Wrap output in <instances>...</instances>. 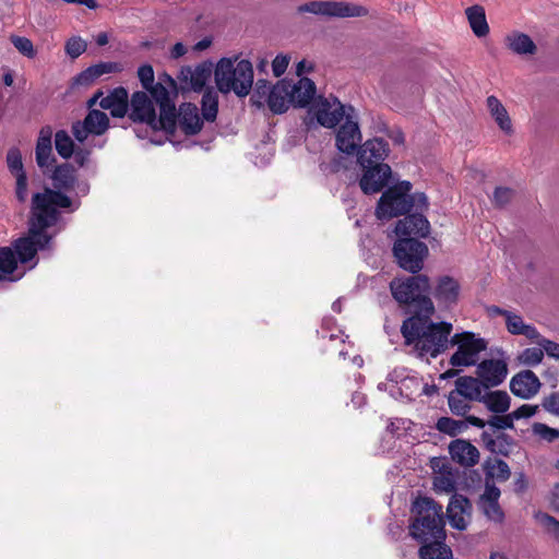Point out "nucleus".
Wrapping results in <instances>:
<instances>
[{
    "label": "nucleus",
    "instance_id": "3c124183",
    "mask_svg": "<svg viewBox=\"0 0 559 559\" xmlns=\"http://www.w3.org/2000/svg\"><path fill=\"white\" fill-rule=\"evenodd\" d=\"M11 43L23 56L27 58H34L36 56L34 45L28 38L13 35L11 36Z\"/></svg>",
    "mask_w": 559,
    "mask_h": 559
},
{
    "label": "nucleus",
    "instance_id": "f3484780",
    "mask_svg": "<svg viewBox=\"0 0 559 559\" xmlns=\"http://www.w3.org/2000/svg\"><path fill=\"white\" fill-rule=\"evenodd\" d=\"M361 141V133L355 114L347 118L336 133V146L346 154L356 152Z\"/></svg>",
    "mask_w": 559,
    "mask_h": 559
},
{
    "label": "nucleus",
    "instance_id": "9b49d317",
    "mask_svg": "<svg viewBox=\"0 0 559 559\" xmlns=\"http://www.w3.org/2000/svg\"><path fill=\"white\" fill-rule=\"evenodd\" d=\"M297 11L330 17L361 16L367 13L362 7L336 1H311L299 5Z\"/></svg>",
    "mask_w": 559,
    "mask_h": 559
},
{
    "label": "nucleus",
    "instance_id": "dca6fc26",
    "mask_svg": "<svg viewBox=\"0 0 559 559\" xmlns=\"http://www.w3.org/2000/svg\"><path fill=\"white\" fill-rule=\"evenodd\" d=\"M362 169L364 174L359 186L366 194L380 192L386 186L392 174L389 165H374Z\"/></svg>",
    "mask_w": 559,
    "mask_h": 559
},
{
    "label": "nucleus",
    "instance_id": "5fc2aeb1",
    "mask_svg": "<svg viewBox=\"0 0 559 559\" xmlns=\"http://www.w3.org/2000/svg\"><path fill=\"white\" fill-rule=\"evenodd\" d=\"M532 429L536 436L546 441H554L559 437V430L550 428L545 424L535 423Z\"/></svg>",
    "mask_w": 559,
    "mask_h": 559
},
{
    "label": "nucleus",
    "instance_id": "4d7b16f0",
    "mask_svg": "<svg viewBox=\"0 0 559 559\" xmlns=\"http://www.w3.org/2000/svg\"><path fill=\"white\" fill-rule=\"evenodd\" d=\"M513 418L511 413L502 415V416H492L487 424L497 429H512L513 428Z\"/></svg>",
    "mask_w": 559,
    "mask_h": 559
},
{
    "label": "nucleus",
    "instance_id": "20e7f679",
    "mask_svg": "<svg viewBox=\"0 0 559 559\" xmlns=\"http://www.w3.org/2000/svg\"><path fill=\"white\" fill-rule=\"evenodd\" d=\"M215 82L219 92L247 96L253 84V69L248 60L223 58L215 69Z\"/></svg>",
    "mask_w": 559,
    "mask_h": 559
},
{
    "label": "nucleus",
    "instance_id": "b1692460",
    "mask_svg": "<svg viewBox=\"0 0 559 559\" xmlns=\"http://www.w3.org/2000/svg\"><path fill=\"white\" fill-rule=\"evenodd\" d=\"M500 489L495 485L486 483L485 491L480 497L479 506L484 514L493 522L501 523L504 513L499 504Z\"/></svg>",
    "mask_w": 559,
    "mask_h": 559
},
{
    "label": "nucleus",
    "instance_id": "6e6552de",
    "mask_svg": "<svg viewBox=\"0 0 559 559\" xmlns=\"http://www.w3.org/2000/svg\"><path fill=\"white\" fill-rule=\"evenodd\" d=\"M450 343L457 348L450 358L453 367H469L477 365L479 355L487 348V341L473 332L455 333Z\"/></svg>",
    "mask_w": 559,
    "mask_h": 559
},
{
    "label": "nucleus",
    "instance_id": "79ce46f5",
    "mask_svg": "<svg viewBox=\"0 0 559 559\" xmlns=\"http://www.w3.org/2000/svg\"><path fill=\"white\" fill-rule=\"evenodd\" d=\"M535 520L544 533L559 545V521L544 512H537L535 514Z\"/></svg>",
    "mask_w": 559,
    "mask_h": 559
},
{
    "label": "nucleus",
    "instance_id": "052dcab7",
    "mask_svg": "<svg viewBox=\"0 0 559 559\" xmlns=\"http://www.w3.org/2000/svg\"><path fill=\"white\" fill-rule=\"evenodd\" d=\"M290 57L288 55L280 53L272 62V71L275 76H281L289 64Z\"/></svg>",
    "mask_w": 559,
    "mask_h": 559
},
{
    "label": "nucleus",
    "instance_id": "8fccbe9b",
    "mask_svg": "<svg viewBox=\"0 0 559 559\" xmlns=\"http://www.w3.org/2000/svg\"><path fill=\"white\" fill-rule=\"evenodd\" d=\"M7 164L12 176L26 173L22 162V154L19 148L12 147L7 154Z\"/></svg>",
    "mask_w": 559,
    "mask_h": 559
},
{
    "label": "nucleus",
    "instance_id": "393cba45",
    "mask_svg": "<svg viewBox=\"0 0 559 559\" xmlns=\"http://www.w3.org/2000/svg\"><path fill=\"white\" fill-rule=\"evenodd\" d=\"M211 76V68L206 64H199L195 68L185 67L179 73V81L182 88L201 91Z\"/></svg>",
    "mask_w": 559,
    "mask_h": 559
},
{
    "label": "nucleus",
    "instance_id": "1a4fd4ad",
    "mask_svg": "<svg viewBox=\"0 0 559 559\" xmlns=\"http://www.w3.org/2000/svg\"><path fill=\"white\" fill-rule=\"evenodd\" d=\"M399 265L411 273H418L428 254L427 246L415 238H400L393 248Z\"/></svg>",
    "mask_w": 559,
    "mask_h": 559
},
{
    "label": "nucleus",
    "instance_id": "7c9ffc66",
    "mask_svg": "<svg viewBox=\"0 0 559 559\" xmlns=\"http://www.w3.org/2000/svg\"><path fill=\"white\" fill-rule=\"evenodd\" d=\"M449 452L454 461L464 466H473L479 460V451L471 442L462 439L452 441Z\"/></svg>",
    "mask_w": 559,
    "mask_h": 559
},
{
    "label": "nucleus",
    "instance_id": "6ab92c4d",
    "mask_svg": "<svg viewBox=\"0 0 559 559\" xmlns=\"http://www.w3.org/2000/svg\"><path fill=\"white\" fill-rule=\"evenodd\" d=\"M472 506L467 498L453 495L447 509V515L452 527L464 531L471 521Z\"/></svg>",
    "mask_w": 559,
    "mask_h": 559
},
{
    "label": "nucleus",
    "instance_id": "c756f323",
    "mask_svg": "<svg viewBox=\"0 0 559 559\" xmlns=\"http://www.w3.org/2000/svg\"><path fill=\"white\" fill-rule=\"evenodd\" d=\"M504 325L508 333H510L511 335L524 336L532 343H535L540 334L535 325L526 323L523 317L515 311L507 313V320L504 321Z\"/></svg>",
    "mask_w": 559,
    "mask_h": 559
},
{
    "label": "nucleus",
    "instance_id": "2eb2a0df",
    "mask_svg": "<svg viewBox=\"0 0 559 559\" xmlns=\"http://www.w3.org/2000/svg\"><path fill=\"white\" fill-rule=\"evenodd\" d=\"M389 145L384 140L373 138L361 145L357 159L362 168L385 165L383 160L389 156Z\"/></svg>",
    "mask_w": 559,
    "mask_h": 559
},
{
    "label": "nucleus",
    "instance_id": "f257e3e1",
    "mask_svg": "<svg viewBox=\"0 0 559 559\" xmlns=\"http://www.w3.org/2000/svg\"><path fill=\"white\" fill-rule=\"evenodd\" d=\"M50 178L55 189L45 188L32 195L28 236L17 239L14 243L22 263L32 261L39 249L49 247L51 237L46 230L57 224L61 212L68 209L74 211L80 205L64 193L73 189L76 181L75 169L71 165L57 166Z\"/></svg>",
    "mask_w": 559,
    "mask_h": 559
},
{
    "label": "nucleus",
    "instance_id": "0eeeda50",
    "mask_svg": "<svg viewBox=\"0 0 559 559\" xmlns=\"http://www.w3.org/2000/svg\"><path fill=\"white\" fill-rule=\"evenodd\" d=\"M411 190L412 183L404 180L384 191L376 209L377 217L389 219L408 213L412 210Z\"/></svg>",
    "mask_w": 559,
    "mask_h": 559
},
{
    "label": "nucleus",
    "instance_id": "9d476101",
    "mask_svg": "<svg viewBox=\"0 0 559 559\" xmlns=\"http://www.w3.org/2000/svg\"><path fill=\"white\" fill-rule=\"evenodd\" d=\"M131 111L130 118L134 122L145 123L151 130L163 129L168 132H173L175 128H168L163 121V114L159 111V116H156L155 106L152 99L145 92H136L131 98Z\"/></svg>",
    "mask_w": 559,
    "mask_h": 559
},
{
    "label": "nucleus",
    "instance_id": "f704fd0d",
    "mask_svg": "<svg viewBox=\"0 0 559 559\" xmlns=\"http://www.w3.org/2000/svg\"><path fill=\"white\" fill-rule=\"evenodd\" d=\"M480 402L495 414H504L511 405V397L506 391H490L483 395Z\"/></svg>",
    "mask_w": 559,
    "mask_h": 559
},
{
    "label": "nucleus",
    "instance_id": "e433bc0d",
    "mask_svg": "<svg viewBox=\"0 0 559 559\" xmlns=\"http://www.w3.org/2000/svg\"><path fill=\"white\" fill-rule=\"evenodd\" d=\"M466 16L473 33L477 37H485L489 33L485 10L480 5H473L466 9Z\"/></svg>",
    "mask_w": 559,
    "mask_h": 559
},
{
    "label": "nucleus",
    "instance_id": "6e6d98bb",
    "mask_svg": "<svg viewBox=\"0 0 559 559\" xmlns=\"http://www.w3.org/2000/svg\"><path fill=\"white\" fill-rule=\"evenodd\" d=\"M86 49V43L79 38L73 37L67 41L66 51L71 58H78Z\"/></svg>",
    "mask_w": 559,
    "mask_h": 559
},
{
    "label": "nucleus",
    "instance_id": "2f4dec72",
    "mask_svg": "<svg viewBox=\"0 0 559 559\" xmlns=\"http://www.w3.org/2000/svg\"><path fill=\"white\" fill-rule=\"evenodd\" d=\"M289 92H292L289 82L284 80L272 87L267 97V105L273 114H283L289 108V105H292Z\"/></svg>",
    "mask_w": 559,
    "mask_h": 559
},
{
    "label": "nucleus",
    "instance_id": "4468645a",
    "mask_svg": "<svg viewBox=\"0 0 559 559\" xmlns=\"http://www.w3.org/2000/svg\"><path fill=\"white\" fill-rule=\"evenodd\" d=\"M476 374L485 388L498 386L508 374L506 359H485L477 365Z\"/></svg>",
    "mask_w": 559,
    "mask_h": 559
},
{
    "label": "nucleus",
    "instance_id": "72a5a7b5",
    "mask_svg": "<svg viewBox=\"0 0 559 559\" xmlns=\"http://www.w3.org/2000/svg\"><path fill=\"white\" fill-rule=\"evenodd\" d=\"M504 44L509 50L520 56H532L537 47L532 38L521 32H511L504 37Z\"/></svg>",
    "mask_w": 559,
    "mask_h": 559
},
{
    "label": "nucleus",
    "instance_id": "13d9d810",
    "mask_svg": "<svg viewBox=\"0 0 559 559\" xmlns=\"http://www.w3.org/2000/svg\"><path fill=\"white\" fill-rule=\"evenodd\" d=\"M139 79L145 90L154 83V70L150 64H144L138 70Z\"/></svg>",
    "mask_w": 559,
    "mask_h": 559
},
{
    "label": "nucleus",
    "instance_id": "a18cd8bd",
    "mask_svg": "<svg viewBox=\"0 0 559 559\" xmlns=\"http://www.w3.org/2000/svg\"><path fill=\"white\" fill-rule=\"evenodd\" d=\"M469 402L471 401L467 397L461 395L454 390L451 391L448 396L449 408L455 416H465L471 409Z\"/></svg>",
    "mask_w": 559,
    "mask_h": 559
},
{
    "label": "nucleus",
    "instance_id": "a19ab883",
    "mask_svg": "<svg viewBox=\"0 0 559 559\" xmlns=\"http://www.w3.org/2000/svg\"><path fill=\"white\" fill-rule=\"evenodd\" d=\"M16 259L14 252L9 247L0 248V280L16 281L21 275L12 276L16 269Z\"/></svg>",
    "mask_w": 559,
    "mask_h": 559
},
{
    "label": "nucleus",
    "instance_id": "f8f14e48",
    "mask_svg": "<svg viewBox=\"0 0 559 559\" xmlns=\"http://www.w3.org/2000/svg\"><path fill=\"white\" fill-rule=\"evenodd\" d=\"M109 126L107 115L100 110L92 109L83 121H78L72 126V133L75 140L83 143L90 134L102 135Z\"/></svg>",
    "mask_w": 559,
    "mask_h": 559
},
{
    "label": "nucleus",
    "instance_id": "c85d7f7f",
    "mask_svg": "<svg viewBox=\"0 0 559 559\" xmlns=\"http://www.w3.org/2000/svg\"><path fill=\"white\" fill-rule=\"evenodd\" d=\"M486 107L498 128L506 134L512 135L514 133L512 119L506 106L493 95L486 98Z\"/></svg>",
    "mask_w": 559,
    "mask_h": 559
},
{
    "label": "nucleus",
    "instance_id": "338daca9",
    "mask_svg": "<svg viewBox=\"0 0 559 559\" xmlns=\"http://www.w3.org/2000/svg\"><path fill=\"white\" fill-rule=\"evenodd\" d=\"M511 310L502 309L498 306H490L487 308V313L490 317L501 316L503 317L504 321L507 320V313H510Z\"/></svg>",
    "mask_w": 559,
    "mask_h": 559
},
{
    "label": "nucleus",
    "instance_id": "cd10ccee",
    "mask_svg": "<svg viewBox=\"0 0 559 559\" xmlns=\"http://www.w3.org/2000/svg\"><path fill=\"white\" fill-rule=\"evenodd\" d=\"M186 134H197L201 131L203 120L199 115V109L191 103L182 104L179 107L176 123Z\"/></svg>",
    "mask_w": 559,
    "mask_h": 559
},
{
    "label": "nucleus",
    "instance_id": "bf43d9fd",
    "mask_svg": "<svg viewBox=\"0 0 559 559\" xmlns=\"http://www.w3.org/2000/svg\"><path fill=\"white\" fill-rule=\"evenodd\" d=\"M538 411L537 405H530L524 404L516 408L515 411L511 412V416L513 420L524 419V418H531L533 417Z\"/></svg>",
    "mask_w": 559,
    "mask_h": 559
},
{
    "label": "nucleus",
    "instance_id": "4c0bfd02",
    "mask_svg": "<svg viewBox=\"0 0 559 559\" xmlns=\"http://www.w3.org/2000/svg\"><path fill=\"white\" fill-rule=\"evenodd\" d=\"M397 385L401 395L407 400H414L423 394V379L416 373L403 376Z\"/></svg>",
    "mask_w": 559,
    "mask_h": 559
},
{
    "label": "nucleus",
    "instance_id": "aec40b11",
    "mask_svg": "<svg viewBox=\"0 0 559 559\" xmlns=\"http://www.w3.org/2000/svg\"><path fill=\"white\" fill-rule=\"evenodd\" d=\"M540 381L532 370H523L514 374L510 381L511 392L524 400L535 396L540 389Z\"/></svg>",
    "mask_w": 559,
    "mask_h": 559
},
{
    "label": "nucleus",
    "instance_id": "680f3d73",
    "mask_svg": "<svg viewBox=\"0 0 559 559\" xmlns=\"http://www.w3.org/2000/svg\"><path fill=\"white\" fill-rule=\"evenodd\" d=\"M512 197V189L507 187H498L493 192V202L499 206H503L511 201Z\"/></svg>",
    "mask_w": 559,
    "mask_h": 559
},
{
    "label": "nucleus",
    "instance_id": "49530a36",
    "mask_svg": "<svg viewBox=\"0 0 559 559\" xmlns=\"http://www.w3.org/2000/svg\"><path fill=\"white\" fill-rule=\"evenodd\" d=\"M55 145L58 154L63 158H69L74 153V143L70 135L63 130L55 134Z\"/></svg>",
    "mask_w": 559,
    "mask_h": 559
},
{
    "label": "nucleus",
    "instance_id": "5701e85b",
    "mask_svg": "<svg viewBox=\"0 0 559 559\" xmlns=\"http://www.w3.org/2000/svg\"><path fill=\"white\" fill-rule=\"evenodd\" d=\"M154 98L159 111L163 114V121L168 128H176V108L170 100L169 91L162 83L152 84L147 90Z\"/></svg>",
    "mask_w": 559,
    "mask_h": 559
},
{
    "label": "nucleus",
    "instance_id": "ddd939ff",
    "mask_svg": "<svg viewBox=\"0 0 559 559\" xmlns=\"http://www.w3.org/2000/svg\"><path fill=\"white\" fill-rule=\"evenodd\" d=\"M431 294L442 308L450 309L459 301L461 285L459 281L449 275L439 276L433 285H430Z\"/></svg>",
    "mask_w": 559,
    "mask_h": 559
},
{
    "label": "nucleus",
    "instance_id": "f03ea898",
    "mask_svg": "<svg viewBox=\"0 0 559 559\" xmlns=\"http://www.w3.org/2000/svg\"><path fill=\"white\" fill-rule=\"evenodd\" d=\"M452 330L451 323H435L429 316L419 313L403 322L401 333L412 353L420 358H436L447 349Z\"/></svg>",
    "mask_w": 559,
    "mask_h": 559
},
{
    "label": "nucleus",
    "instance_id": "774afa93",
    "mask_svg": "<svg viewBox=\"0 0 559 559\" xmlns=\"http://www.w3.org/2000/svg\"><path fill=\"white\" fill-rule=\"evenodd\" d=\"M550 504L556 511H559V484H556L551 490Z\"/></svg>",
    "mask_w": 559,
    "mask_h": 559
},
{
    "label": "nucleus",
    "instance_id": "7ed1b4c3",
    "mask_svg": "<svg viewBox=\"0 0 559 559\" xmlns=\"http://www.w3.org/2000/svg\"><path fill=\"white\" fill-rule=\"evenodd\" d=\"M414 522L409 526L413 538L424 544L445 539L442 506L427 497L417 498L413 503Z\"/></svg>",
    "mask_w": 559,
    "mask_h": 559
},
{
    "label": "nucleus",
    "instance_id": "09e8293b",
    "mask_svg": "<svg viewBox=\"0 0 559 559\" xmlns=\"http://www.w3.org/2000/svg\"><path fill=\"white\" fill-rule=\"evenodd\" d=\"M14 197L20 203H26L29 198L28 177L26 173L14 176Z\"/></svg>",
    "mask_w": 559,
    "mask_h": 559
},
{
    "label": "nucleus",
    "instance_id": "a211bd4d",
    "mask_svg": "<svg viewBox=\"0 0 559 559\" xmlns=\"http://www.w3.org/2000/svg\"><path fill=\"white\" fill-rule=\"evenodd\" d=\"M100 97L99 106L103 109L109 110L114 117L121 118L128 110V92L123 87H117L110 94L103 97L102 93L96 94L88 100V106L92 107Z\"/></svg>",
    "mask_w": 559,
    "mask_h": 559
},
{
    "label": "nucleus",
    "instance_id": "39448f33",
    "mask_svg": "<svg viewBox=\"0 0 559 559\" xmlns=\"http://www.w3.org/2000/svg\"><path fill=\"white\" fill-rule=\"evenodd\" d=\"M390 289L394 299L400 304H416L417 314L431 316L435 306L430 297L426 295L430 290V282L427 275H416L407 278H396L390 283Z\"/></svg>",
    "mask_w": 559,
    "mask_h": 559
},
{
    "label": "nucleus",
    "instance_id": "69168bd1",
    "mask_svg": "<svg viewBox=\"0 0 559 559\" xmlns=\"http://www.w3.org/2000/svg\"><path fill=\"white\" fill-rule=\"evenodd\" d=\"M527 488V481L523 474H520L514 480V491L518 493H522Z\"/></svg>",
    "mask_w": 559,
    "mask_h": 559
},
{
    "label": "nucleus",
    "instance_id": "37998d69",
    "mask_svg": "<svg viewBox=\"0 0 559 559\" xmlns=\"http://www.w3.org/2000/svg\"><path fill=\"white\" fill-rule=\"evenodd\" d=\"M519 364L526 367H535L544 359V348L540 346L526 347L516 357Z\"/></svg>",
    "mask_w": 559,
    "mask_h": 559
},
{
    "label": "nucleus",
    "instance_id": "58836bf2",
    "mask_svg": "<svg viewBox=\"0 0 559 559\" xmlns=\"http://www.w3.org/2000/svg\"><path fill=\"white\" fill-rule=\"evenodd\" d=\"M121 70V64L117 62H100L83 71L79 76V81L81 83L88 84L94 80L98 79L99 76H102L103 74L119 72Z\"/></svg>",
    "mask_w": 559,
    "mask_h": 559
},
{
    "label": "nucleus",
    "instance_id": "c03bdc74",
    "mask_svg": "<svg viewBox=\"0 0 559 559\" xmlns=\"http://www.w3.org/2000/svg\"><path fill=\"white\" fill-rule=\"evenodd\" d=\"M218 110V97L216 92L206 91L202 96V116L207 121H214Z\"/></svg>",
    "mask_w": 559,
    "mask_h": 559
},
{
    "label": "nucleus",
    "instance_id": "bb28decb",
    "mask_svg": "<svg viewBox=\"0 0 559 559\" xmlns=\"http://www.w3.org/2000/svg\"><path fill=\"white\" fill-rule=\"evenodd\" d=\"M468 426L484 428L486 423L476 416H466L464 420H457L451 417H441L436 423L437 430L451 437L462 433L468 428Z\"/></svg>",
    "mask_w": 559,
    "mask_h": 559
},
{
    "label": "nucleus",
    "instance_id": "473e14b6",
    "mask_svg": "<svg viewBox=\"0 0 559 559\" xmlns=\"http://www.w3.org/2000/svg\"><path fill=\"white\" fill-rule=\"evenodd\" d=\"M289 88H292L289 95L294 106L305 107L310 105L316 98V85L308 78H301L296 84L289 83Z\"/></svg>",
    "mask_w": 559,
    "mask_h": 559
},
{
    "label": "nucleus",
    "instance_id": "ea45409f",
    "mask_svg": "<svg viewBox=\"0 0 559 559\" xmlns=\"http://www.w3.org/2000/svg\"><path fill=\"white\" fill-rule=\"evenodd\" d=\"M444 539H436L429 544H424L419 549L421 559H450L453 556L452 550L444 543Z\"/></svg>",
    "mask_w": 559,
    "mask_h": 559
},
{
    "label": "nucleus",
    "instance_id": "0e129e2a",
    "mask_svg": "<svg viewBox=\"0 0 559 559\" xmlns=\"http://www.w3.org/2000/svg\"><path fill=\"white\" fill-rule=\"evenodd\" d=\"M409 199L412 200V209L424 210L428 206V199L424 193H409Z\"/></svg>",
    "mask_w": 559,
    "mask_h": 559
},
{
    "label": "nucleus",
    "instance_id": "a878e982",
    "mask_svg": "<svg viewBox=\"0 0 559 559\" xmlns=\"http://www.w3.org/2000/svg\"><path fill=\"white\" fill-rule=\"evenodd\" d=\"M52 130L50 128H43L37 139L35 155L38 167L46 174V169L51 167L56 162L52 154Z\"/></svg>",
    "mask_w": 559,
    "mask_h": 559
},
{
    "label": "nucleus",
    "instance_id": "412c9836",
    "mask_svg": "<svg viewBox=\"0 0 559 559\" xmlns=\"http://www.w3.org/2000/svg\"><path fill=\"white\" fill-rule=\"evenodd\" d=\"M429 228V222L423 214H412L397 222L395 233L400 238L426 237Z\"/></svg>",
    "mask_w": 559,
    "mask_h": 559
},
{
    "label": "nucleus",
    "instance_id": "4be33fe9",
    "mask_svg": "<svg viewBox=\"0 0 559 559\" xmlns=\"http://www.w3.org/2000/svg\"><path fill=\"white\" fill-rule=\"evenodd\" d=\"M436 471L433 476V489L438 493H452L456 490L460 473L449 464L438 461L433 464Z\"/></svg>",
    "mask_w": 559,
    "mask_h": 559
},
{
    "label": "nucleus",
    "instance_id": "864d4df0",
    "mask_svg": "<svg viewBox=\"0 0 559 559\" xmlns=\"http://www.w3.org/2000/svg\"><path fill=\"white\" fill-rule=\"evenodd\" d=\"M272 88H270L269 84L266 81L264 80H258L257 83H255V88H254V93L251 97V102L257 106V107H262L263 106V102H262V98H264L265 96L269 97V94L271 92Z\"/></svg>",
    "mask_w": 559,
    "mask_h": 559
},
{
    "label": "nucleus",
    "instance_id": "c9c22d12",
    "mask_svg": "<svg viewBox=\"0 0 559 559\" xmlns=\"http://www.w3.org/2000/svg\"><path fill=\"white\" fill-rule=\"evenodd\" d=\"M483 383L477 378L461 377L455 381V392L467 397L469 401L480 402L483 397Z\"/></svg>",
    "mask_w": 559,
    "mask_h": 559
},
{
    "label": "nucleus",
    "instance_id": "de8ad7c7",
    "mask_svg": "<svg viewBox=\"0 0 559 559\" xmlns=\"http://www.w3.org/2000/svg\"><path fill=\"white\" fill-rule=\"evenodd\" d=\"M487 475L491 478H496L497 480L504 481L510 475V468L508 464L502 460H495L487 465Z\"/></svg>",
    "mask_w": 559,
    "mask_h": 559
},
{
    "label": "nucleus",
    "instance_id": "603ef678",
    "mask_svg": "<svg viewBox=\"0 0 559 559\" xmlns=\"http://www.w3.org/2000/svg\"><path fill=\"white\" fill-rule=\"evenodd\" d=\"M534 344L544 348V355L546 354L548 357L555 360H559V343L546 338L545 336L539 334V337L536 340Z\"/></svg>",
    "mask_w": 559,
    "mask_h": 559
},
{
    "label": "nucleus",
    "instance_id": "e2e57ef3",
    "mask_svg": "<svg viewBox=\"0 0 559 559\" xmlns=\"http://www.w3.org/2000/svg\"><path fill=\"white\" fill-rule=\"evenodd\" d=\"M543 406L550 413L559 415V393H554L546 397Z\"/></svg>",
    "mask_w": 559,
    "mask_h": 559
},
{
    "label": "nucleus",
    "instance_id": "423d86ee",
    "mask_svg": "<svg viewBox=\"0 0 559 559\" xmlns=\"http://www.w3.org/2000/svg\"><path fill=\"white\" fill-rule=\"evenodd\" d=\"M354 114L355 110L350 105L342 104L332 95L316 97L308 109V116L328 129L335 128L341 121L346 120Z\"/></svg>",
    "mask_w": 559,
    "mask_h": 559
}]
</instances>
